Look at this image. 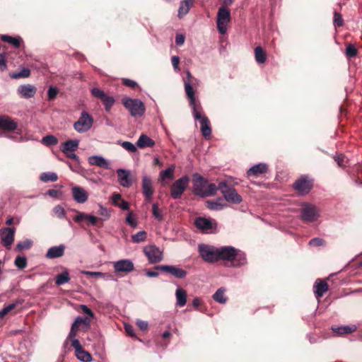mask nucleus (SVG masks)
Segmentation results:
<instances>
[{
  "instance_id": "nucleus-1",
  "label": "nucleus",
  "mask_w": 362,
  "mask_h": 362,
  "mask_svg": "<svg viewBox=\"0 0 362 362\" xmlns=\"http://www.w3.org/2000/svg\"><path fill=\"white\" fill-rule=\"evenodd\" d=\"M197 81V78H194L192 74L186 71V76L183 78L185 90L189 100V105L192 109V115L195 120H199L200 124V129L202 136L208 139L211 134V128L209 119L204 115L202 107L199 102L196 100L194 91L192 85Z\"/></svg>"
},
{
  "instance_id": "nucleus-2",
  "label": "nucleus",
  "mask_w": 362,
  "mask_h": 362,
  "mask_svg": "<svg viewBox=\"0 0 362 362\" xmlns=\"http://www.w3.org/2000/svg\"><path fill=\"white\" fill-rule=\"evenodd\" d=\"M230 262L233 267H240L247 264V257L244 252L233 246L218 247V261Z\"/></svg>"
},
{
  "instance_id": "nucleus-3",
  "label": "nucleus",
  "mask_w": 362,
  "mask_h": 362,
  "mask_svg": "<svg viewBox=\"0 0 362 362\" xmlns=\"http://www.w3.org/2000/svg\"><path fill=\"white\" fill-rule=\"evenodd\" d=\"M218 185L214 183H208L202 175L198 173L193 175V192L195 195L202 198L212 197L216 194Z\"/></svg>"
},
{
  "instance_id": "nucleus-4",
  "label": "nucleus",
  "mask_w": 362,
  "mask_h": 362,
  "mask_svg": "<svg viewBox=\"0 0 362 362\" xmlns=\"http://www.w3.org/2000/svg\"><path fill=\"white\" fill-rule=\"evenodd\" d=\"M320 209L315 205L303 202L300 208V219L305 223H311L317 221L320 217Z\"/></svg>"
},
{
  "instance_id": "nucleus-5",
  "label": "nucleus",
  "mask_w": 362,
  "mask_h": 362,
  "mask_svg": "<svg viewBox=\"0 0 362 362\" xmlns=\"http://www.w3.org/2000/svg\"><path fill=\"white\" fill-rule=\"evenodd\" d=\"M218 189L222 193L224 199L229 203L238 204L243 202V198L237 190L226 181L220 182L218 185Z\"/></svg>"
},
{
  "instance_id": "nucleus-6",
  "label": "nucleus",
  "mask_w": 362,
  "mask_h": 362,
  "mask_svg": "<svg viewBox=\"0 0 362 362\" xmlns=\"http://www.w3.org/2000/svg\"><path fill=\"white\" fill-rule=\"evenodd\" d=\"M122 104L134 117H141L145 112L144 104L139 99L125 98L122 100Z\"/></svg>"
},
{
  "instance_id": "nucleus-7",
  "label": "nucleus",
  "mask_w": 362,
  "mask_h": 362,
  "mask_svg": "<svg viewBox=\"0 0 362 362\" xmlns=\"http://www.w3.org/2000/svg\"><path fill=\"white\" fill-rule=\"evenodd\" d=\"M198 252L204 262L208 263L218 262V247L202 243L198 245Z\"/></svg>"
},
{
  "instance_id": "nucleus-8",
  "label": "nucleus",
  "mask_w": 362,
  "mask_h": 362,
  "mask_svg": "<svg viewBox=\"0 0 362 362\" xmlns=\"http://www.w3.org/2000/svg\"><path fill=\"white\" fill-rule=\"evenodd\" d=\"M93 124V117L86 111H82L78 119L74 123V129L78 133H85Z\"/></svg>"
},
{
  "instance_id": "nucleus-9",
  "label": "nucleus",
  "mask_w": 362,
  "mask_h": 362,
  "mask_svg": "<svg viewBox=\"0 0 362 362\" xmlns=\"http://www.w3.org/2000/svg\"><path fill=\"white\" fill-rule=\"evenodd\" d=\"M230 21V12L226 6H221L217 13L216 26L218 32L224 35L227 31V25Z\"/></svg>"
},
{
  "instance_id": "nucleus-10",
  "label": "nucleus",
  "mask_w": 362,
  "mask_h": 362,
  "mask_svg": "<svg viewBox=\"0 0 362 362\" xmlns=\"http://www.w3.org/2000/svg\"><path fill=\"white\" fill-rule=\"evenodd\" d=\"M194 225L202 233L211 234L216 231L217 223L214 219L197 217L194 220Z\"/></svg>"
},
{
  "instance_id": "nucleus-11",
  "label": "nucleus",
  "mask_w": 362,
  "mask_h": 362,
  "mask_svg": "<svg viewBox=\"0 0 362 362\" xmlns=\"http://www.w3.org/2000/svg\"><path fill=\"white\" fill-rule=\"evenodd\" d=\"M143 252L148 258L149 263L154 264L161 262L163 259V251L155 245H148L143 249Z\"/></svg>"
},
{
  "instance_id": "nucleus-12",
  "label": "nucleus",
  "mask_w": 362,
  "mask_h": 362,
  "mask_svg": "<svg viewBox=\"0 0 362 362\" xmlns=\"http://www.w3.org/2000/svg\"><path fill=\"white\" fill-rule=\"evenodd\" d=\"M189 177L187 175L177 180L171 186L170 195L173 199H180L188 186Z\"/></svg>"
},
{
  "instance_id": "nucleus-13",
  "label": "nucleus",
  "mask_w": 362,
  "mask_h": 362,
  "mask_svg": "<svg viewBox=\"0 0 362 362\" xmlns=\"http://www.w3.org/2000/svg\"><path fill=\"white\" fill-rule=\"evenodd\" d=\"M15 233L16 228L12 227H4L0 230L1 243L6 250H11Z\"/></svg>"
},
{
  "instance_id": "nucleus-14",
  "label": "nucleus",
  "mask_w": 362,
  "mask_h": 362,
  "mask_svg": "<svg viewBox=\"0 0 362 362\" xmlns=\"http://www.w3.org/2000/svg\"><path fill=\"white\" fill-rule=\"evenodd\" d=\"M312 187L313 180L306 175L301 176L293 184L295 190L301 195L308 194Z\"/></svg>"
},
{
  "instance_id": "nucleus-15",
  "label": "nucleus",
  "mask_w": 362,
  "mask_h": 362,
  "mask_svg": "<svg viewBox=\"0 0 362 362\" xmlns=\"http://www.w3.org/2000/svg\"><path fill=\"white\" fill-rule=\"evenodd\" d=\"M91 93L95 98H99L100 100H101V101L103 102V103L105 106V111L109 112L110 111L112 107L115 104V100L114 98L106 95L104 93V91H103L102 90H100L98 88H93L91 90Z\"/></svg>"
},
{
  "instance_id": "nucleus-16",
  "label": "nucleus",
  "mask_w": 362,
  "mask_h": 362,
  "mask_svg": "<svg viewBox=\"0 0 362 362\" xmlns=\"http://www.w3.org/2000/svg\"><path fill=\"white\" fill-rule=\"evenodd\" d=\"M155 269L170 274L177 279H185L187 276V272L185 269L174 265H158Z\"/></svg>"
},
{
  "instance_id": "nucleus-17",
  "label": "nucleus",
  "mask_w": 362,
  "mask_h": 362,
  "mask_svg": "<svg viewBox=\"0 0 362 362\" xmlns=\"http://www.w3.org/2000/svg\"><path fill=\"white\" fill-rule=\"evenodd\" d=\"M116 273H129L134 271V264L131 259H124L112 262Z\"/></svg>"
},
{
  "instance_id": "nucleus-18",
  "label": "nucleus",
  "mask_w": 362,
  "mask_h": 362,
  "mask_svg": "<svg viewBox=\"0 0 362 362\" xmlns=\"http://www.w3.org/2000/svg\"><path fill=\"white\" fill-rule=\"evenodd\" d=\"M141 188L142 194L144 196L146 201L148 202H151L154 193V189L153 187V182L148 176H143Z\"/></svg>"
},
{
  "instance_id": "nucleus-19",
  "label": "nucleus",
  "mask_w": 362,
  "mask_h": 362,
  "mask_svg": "<svg viewBox=\"0 0 362 362\" xmlns=\"http://www.w3.org/2000/svg\"><path fill=\"white\" fill-rule=\"evenodd\" d=\"M117 175L118 181L122 187L128 188L132 185L129 170L119 168L117 170Z\"/></svg>"
},
{
  "instance_id": "nucleus-20",
  "label": "nucleus",
  "mask_w": 362,
  "mask_h": 362,
  "mask_svg": "<svg viewBox=\"0 0 362 362\" xmlns=\"http://www.w3.org/2000/svg\"><path fill=\"white\" fill-rule=\"evenodd\" d=\"M74 199L79 204L85 203L88 198V194L84 188L79 186H74L71 189Z\"/></svg>"
},
{
  "instance_id": "nucleus-21",
  "label": "nucleus",
  "mask_w": 362,
  "mask_h": 362,
  "mask_svg": "<svg viewBox=\"0 0 362 362\" xmlns=\"http://www.w3.org/2000/svg\"><path fill=\"white\" fill-rule=\"evenodd\" d=\"M36 91V88L31 84L21 85L17 89L18 94L23 98H30L34 97Z\"/></svg>"
},
{
  "instance_id": "nucleus-22",
  "label": "nucleus",
  "mask_w": 362,
  "mask_h": 362,
  "mask_svg": "<svg viewBox=\"0 0 362 362\" xmlns=\"http://www.w3.org/2000/svg\"><path fill=\"white\" fill-rule=\"evenodd\" d=\"M18 127L14 119L7 115H0V128L8 132H13Z\"/></svg>"
},
{
  "instance_id": "nucleus-23",
  "label": "nucleus",
  "mask_w": 362,
  "mask_h": 362,
  "mask_svg": "<svg viewBox=\"0 0 362 362\" xmlns=\"http://www.w3.org/2000/svg\"><path fill=\"white\" fill-rule=\"evenodd\" d=\"M268 170V166L266 163H259L257 165L252 166L247 171V175L248 177L254 176L259 177L260 175L266 173Z\"/></svg>"
},
{
  "instance_id": "nucleus-24",
  "label": "nucleus",
  "mask_w": 362,
  "mask_h": 362,
  "mask_svg": "<svg viewBox=\"0 0 362 362\" xmlns=\"http://www.w3.org/2000/svg\"><path fill=\"white\" fill-rule=\"evenodd\" d=\"M88 163L91 165H96L104 169H110L109 161L101 156H92L88 158Z\"/></svg>"
},
{
  "instance_id": "nucleus-25",
  "label": "nucleus",
  "mask_w": 362,
  "mask_h": 362,
  "mask_svg": "<svg viewBox=\"0 0 362 362\" xmlns=\"http://www.w3.org/2000/svg\"><path fill=\"white\" fill-rule=\"evenodd\" d=\"M65 246L59 245L51 247L47 252L45 257L47 259H54L62 257L64 254Z\"/></svg>"
},
{
  "instance_id": "nucleus-26",
  "label": "nucleus",
  "mask_w": 362,
  "mask_h": 362,
  "mask_svg": "<svg viewBox=\"0 0 362 362\" xmlns=\"http://www.w3.org/2000/svg\"><path fill=\"white\" fill-rule=\"evenodd\" d=\"M90 321V320L87 317H76L74 322L71 325V330L69 332V337L72 338V337H76V332H77L80 325L83 324L86 327H89Z\"/></svg>"
},
{
  "instance_id": "nucleus-27",
  "label": "nucleus",
  "mask_w": 362,
  "mask_h": 362,
  "mask_svg": "<svg viewBox=\"0 0 362 362\" xmlns=\"http://www.w3.org/2000/svg\"><path fill=\"white\" fill-rule=\"evenodd\" d=\"M328 290V285L326 281L317 279L314 285V293L317 298H322Z\"/></svg>"
},
{
  "instance_id": "nucleus-28",
  "label": "nucleus",
  "mask_w": 362,
  "mask_h": 362,
  "mask_svg": "<svg viewBox=\"0 0 362 362\" xmlns=\"http://www.w3.org/2000/svg\"><path fill=\"white\" fill-rule=\"evenodd\" d=\"M175 295L176 298V305L180 308L185 306L187 303V296L186 291L181 287H177Z\"/></svg>"
},
{
  "instance_id": "nucleus-29",
  "label": "nucleus",
  "mask_w": 362,
  "mask_h": 362,
  "mask_svg": "<svg viewBox=\"0 0 362 362\" xmlns=\"http://www.w3.org/2000/svg\"><path fill=\"white\" fill-rule=\"evenodd\" d=\"M79 141L77 139H70L62 144L60 150L63 153L68 151H75L78 149Z\"/></svg>"
},
{
  "instance_id": "nucleus-30",
  "label": "nucleus",
  "mask_w": 362,
  "mask_h": 362,
  "mask_svg": "<svg viewBox=\"0 0 362 362\" xmlns=\"http://www.w3.org/2000/svg\"><path fill=\"white\" fill-rule=\"evenodd\" d=\"M194 1L193 0H183L180 5L178 9L177 16L179 18H183L185 15H187L190 8L193 6Z\"/></svg>"
},
{
  "instance_id": "nucleus-31",
  "label": "nucleus",
  "mask_w": 362,
  "mask_h": 362,
  "mask_svg": "<svg viewBox=\"0 0 362 362\" xmlns=\"http://www.w3.org/2000/svg\"><path fill=\"white\" fill-rule=\"evenodd\" d=\"M136 145L140 148L146 147H153L155 145V141L147 135L142 134L138 139Z\"/></svg>"
},
{
  "instance_id": "nucleus-32",
  "label": "nucleus",
  "mask_w": 362,
  "mask_h": 362,
  "mask_svg": "<svg viewBox=\"0 0 362 362\" xmlns=\"http://www.w3.org/2000/svg\"><path fill=\"white\" fill-rule=\"evenodd\" d=\"M357 327L355 325H344L340 327H333L332 331L337 334H345L354 332Z\"/></svg>"
},
{
  "instance_id": "nucleus-33",
  "label": "nucleus",
  "mask_w": 362,
  "mask_h": 362,
  "mask_svg": "<svg viewBox=\"0 0 362 362\" xmlns=\"http://www.w3.org/2000/svg\"><path fill=\"white\" fill-rule=\"evenodd\" d=\"M221 198H218L217 200H209L206 202V206L210 210L220 211L226 206V204L221 202Z\"/></svg>"
},
{
  "instance_id": "nucleus-34",
  "label": "nucleus",
  "mask_w": 362,
  "mask_h": 362,
  "mask_svg": "<svg viewBox=\"0 0 362 362\" xmlns=\"http://www.w3.org/2000/svg\"><path fill=\"white\" fill-rule=\"evenodd\" d=\"M226 288L223 287L219 288L213 295V299L221 304H224L227 301V298L225 296Z\"/></svg>"
},
{
  "instance_id": "nucleus-35",
  "label": "nucleus",
  "mask_w": 362,
  "mask_h": 362,
  "mask_svg": "<svg viewBox=\"0 0 362 362\" xmlns=\"http://www.w3.org/2000/svg\"><path fill=\"white\" fill-rule=\"evenodd\" d=\"M1 39L2 41L13 45L16 48L19 47L22 42V39L21 37H13L7 35H1Z\"/></svg>"
},
{
  "instance_id": "nucleus-36",
  "label": "nucleus",
  "mask_w": 362,
  "mask_h": 362,
  "mask_svg": "<svg viewBox=\"0 0 362 362\" xmlns=\"http://www.w3.org/2000/svg\"><path fill=\"white\" fill-rule=\"evenodd\" d=\"M33 245V241L30 239H25L18 242L15 247V251L21 252L24 250H29Z\"/></svg>"
},
{
  "instance_id": "nucleus-37",
  "label": "nucleus",
  "mask_w": 362,
  "mask_h": 362,
  "mask_svg": "<svg viewBox=\"0 0 362 362\" xmlns=\"http://www.w3.org/2000/svg\"><path fill=\"white\" fill-rule=\"evenodd\" d=\"M70 280L69 274L67 271L59 274L55 277V284L58 286L64 284Z\"/></svg>"
},
{
  "instance_id": "nucleus-38",
  "label": "nucleus",
  "mask_w": 362,
  "mask_h": 362,
  "mask_svg": "<svg viewBox=\"0 0 362 362\" xmlns=\"http://www.w3.org/2000/svg\"><path fill=\"white\" fill-rule=\"evenodd\" d=\"M76 356L78 360L83 362H90L92 361L91 355L83 349L76 351Z\"/></svg>"
},
{
  "instance_id": "nucleus-39",
  "label": "nucleus",
  "mask_w": 362,
  "mask_h": 362,
  "mask_svg": "<svg viewBox=\"0 0 362 362\" xmlns=\"http://www.w3.org/2000/svg\"><path fill=\"white\" fill-rule=\"evenodd\" d=\"M255 57L258 64H263L266 61V54L261 47L255 49Z\"/></svg>"
},
{
  "instance_id": "nucleus-40",
  "label": "nucleus",
  "mask_w": 362,
  "mask_h": 362,
  "mask_svg": "<svg viewBox=\"0 0 362 362\" xmlns=\"http://www.w3.org/2000/svg\"><path fill=\"white\" fill-rule=\"evenodd\" d=\"M175 166L172 165L170 168L162 170L160 173V180L161 182H164L165 179L168 178L172 180L173 178Z\"/></svg>"
},
{
  "instance_id": "nucleus-41",
  "label": "nucleus",
  "mask_w": 362,
  "mask_h": 362,
  "mask_svg": "<svg viewBox=\"0 0 362 362\" xmlns=\"http://www.w3.org/2000/svg\"><path fill=\"white\" fill-rule=\"evenodd\" d=\"M57 175L52 172L42 173L40 177V180L44 182H55L57 180Z\"/></svg>"
},
{
  "instance_id": "nucleus-42",
  "label": "nucleus",
  "mask_w": 362,
  "mask_h": 362,
  "mask_svg": "<svg viewBox=\"0 0 362 362\" xmlns=\"http://www.w3.org/2000/svg\"><path fill=\"white\" fill-rule=\"evenodd\" d=\"M15 266L19 269H25L28 265V260L25 256H17L14 261Z\"/></svg>"
},
{
  "instance_id": "nucleus-43",
  "label": "nucleus",
  "mask_w": 362,
  "mask_h": 362,
  "mask_svg": "<svg viewBox=\"0 0 362 362\" xmlns=\"http://www.w3.org/2000/svg\"><path fill=\"white\" fill-rule=\"evenodd\" d=\"M147 233L145 230H141L132 236V240L134 243H139L146 240Z\"/></svg>"
},
{
  "instance_id": "nucleus-44",
  "label": "nucleus",
  "mask_w": 362,
  "mask_h": 362,
  "mask_svg": "<svg viewBox=\"0 0 362 362\" xmlns=\"http://www.w3.org/2000/svg\"><path fill=\"white\" fill-rule=\"evenodd\" d=\"M30 75V70L28 68H23L20 71L11 74L12 78H27Z\"/></svg>"
},
{
  "instance_id": "nucleus-45",
  "label": "nucleus",
  "mask_w": 362,
  "mask_h": 362,
  "mask_svg": "<svg viewBox=\"0 0 362 362\" xmlns=\"http://www.w3.org/2000/svg\"><path fill=\"white\" fill-rule=\"evenodd\" d=\"M41 142L46 146H54L57 144L58 139L53 135H47L42 139Z\"/></svg>"
},
{
  "instance_id": "nucleus-46",
  "label": "nucleus",
  "mask_w": 362,
  "mask_h": 362,
  "mask_svg": "<svg viewBox=\"0 0 362 362\" xmlns=\"http://www.w3.org/2000/svg\"><path fill=\"white\" fill-rule=\"evenodd\" d=\"M18 302L11 303L6 306H5L3 309L0 310V318H3L5 315H6L10 311L13 310L18 305Z\"/></svg>"
},
{
  "instance_id": "nucleus-47",
  "label": "nucleus",
  "mask_w": 362,
  "mask_h": 362,
  "mask_svg": "<svg viewBox=\"0 0 362 362\" xmlns=\"http://www.w3.org/2000/svg\"><path fill=\"white\" fill-rule=\"evenodd\" d=\"M126 223L133 228H136L138 226V222L134 217V215L132 212L127 214L126 218Z\"/></svg>"
},
{
  "instance_id": "nucleus-48",
  "label": "nucleus",
  "mask_w": 362,
  "mask_h": 362,
  "mask_svg": "<svg viewBox=\"0 0 362 362\" xmlns=\"http://www.w3.org/2000/svg\"><path fill=\"white\" fill-rule=\"evenodd\" d=\"M121 146L130 153H135L137 150L136 146L129 141H122Z\"/></svg>"
},
{
  "instance_id": "nucleus-49",
  "label": "nucleus",
  "mask_w": 362,
  "mask_h": 362,
  "mask_svg": "<svg viewBox=\"0 0 362 362\" xmlns=\"http://www.w3.org/2000/svg\"><path fill=\"white\" fill-rule=\"evenodd\" d=\"M152 212L153 217L159 221L163 220V215L158 209V204L155 203L152 206Z\"/></svg>"
},
{
  "instance_id": "nucleus-50",
  "label": "nucleus",
  "mask_w": 362,
  "mask_h": 362,
  "mask_svg": "<svg viewBox=\"0 0 362 362\" xmlns=\"http://www.w3.org/2000/svg\"><path fill=\"white\" fill-rule=\"evenodd\" d=\"M100 211H98V214L103 216L102 220L105 221L107 220L110 216V211L104 207L103 205H99Z\"/></svg>"
},
{
  "instance_id": "nucleus-51",
  "label": "nucleus",
  "mask_w": 362,
  "mask_h": 362,
  "mask_svg": "<svg viewBox=\"0 0 362 362\" xmlns=\"http://www.w3.org/2000/svg\"><path fill=\"white\" fill-rule=\"evenodd\" d=\"M346 55L347 57H354L357 54L356 48L351 44L347 45L346 48Z\"/></svg>"
},
{
  "instance_id": "nucleus-52",
  "label": "nucleus",
  "mask_w": 362,
  "mask_h": 362,
  "mask_svg": "<svg viewBox=\"0 0 362 362\" xmlns=\"http://www.w3.org/2000/svg\"><path fill=\"white\" fill-rule=\"evenodd\" d=\"M81 273L90 277L104 278L105 276L107 275V274L100 272L82 271Z\"/></svg>"
},
{
  "instance_id": "nucleus-53",
  "label": "nucleus",
  "mask_w": 362,
  "mask_h": 362,
  "mask_svg": "<svg viewBox=\"0 0 362 362\" xmlns=\"http://www.w3.org/2000/svg\"><path fill=\"white\" fill-rule=\"evenodd\" d=\"M54 214L59 218H63L65 217L66 213L64 209L60 206L57 205L54 206Z\"/></svg>"
},
{
  "instance_id": "nucleus-54",
  "label": "nucleus",
  "mask_w": 362,
  "mask_h": 362,
  "mask_svg": "<svg viewBox=\"0 0 362 362\" xmlns=\"http://www.w3.org/2000/svg\"><path fill=\"white\" fill-rule=\"evenodd\" d=\"M334 25L335 27H341L343 25V19L340 13L334 12Z\"/></svg>"
},
{
  "instance_id": "nucleus-55",
  "label": "nucleus",
  "mask_w": 362,
  "mask_h": 362,
  "mask_svg": "<svg viewBox=\"0 0 362 362\" xmlns=\"http://www.w3.org/2000/svg\"><path fill=\"white\" fill-rule=\"evenodd\" d=\"M324 243V240L320 238H314L309 241V245L314 247L322 246Z\"/></svg>"
},
{
  "instance_id": "nucleus-56",
  "label": "nucleus",
  "mask_w": 362,
  "mask_h": 362,
  "mask_svg": "<svg viewBox=\"0 0 362 362\" xmlns=\"http://www.w3.org/2000/svg\"><path fill=\"white\" fill-rule=\"evenodd\" d=\"M58 94V90L55 87L50 86L47 91L48 99L52 100H54Z\"/></svg>"
},
{
  "instance_id": "nucleus-57",
  "label": "nucleus",
  "mask_w": 362,
  "mask_h": 362,
  "mask_svg": "<svg viewBox=\"0 0 362 362\" xmlns=\"http://www.w3.org/2000/svg\"><path fill=\"white\" fill-rule=\"evenodd\" d=\"M68 337L71 341V346L74 348L75 352L83 349L79 341L77 339H75V337L70 338L69 336Z\"/></svg>"
},
{
  "instance_id": "nucleus-58",
  "label": "nucleus",
  "mask_w": 362,
  "mask_h": 362,
  "mask_svg": "<svg viewBox=\"0 0 362 362\" xmlns=\"http://www.w3.org/2000/svg\"><path fill=\"white\" fill-rule=\"evenodd\" d=\"M172 64L173 69L175 71H179L180 70L179 66L180 63V57L178 56H173L171 58Z\"/></svg>"
},
{
  "instance_id": "nucleus-59",
  "label": "nucleus",
  "mask_w": 362,
  "mask_h": 362,
  "mask_svg": "<svg viewBox=\"0 0 362 362\" xmlns=\"http://www.w3.org/2000/svg\"><path fill=\"white\" fill-rule=\"evenodd\" d=\"M185 37L182 34H177L175 36V44L180 47L182 46L185 43Z\"/></svg>"
},
{
  "instance_id": "nucleus-60",
  "label": "nucleus",
  "mask_w": 362,
  "mask_h": 362,
  "mask_svg": "<svg viewBox=\"0 0 362 362\" xmlns=\"http://www.w3.org/2000/svg\"><path fill=\"white\" fill-rule=\"evenodd\" d=\"M81 308L83 313L89 316L90 319H93L94 317V313L87 305H81Z\"/></svg>"
},
{
  "instance_id": "nucleus-61",
  "label": "nucleus",
  "mask_w": 362,
  "mask_h": 362,
  "mask_svg": "<svg viewBox=\"0 0 362 362\" xmlns=\"http://www.w3.org/2000/svg\"><path fill=\"white\" fill-rule=\"evenodd\" d=\"M124 329H125L126 333L128 335H129L131 337H133V336L135 335L134 329V327L132 325L125 324L124 325Z\"/></svg>"
},
{
  "instance_id": "nucleus-62",
  "label": "nucleus",
  "mask_w": 362,
  "mask_h": 362,
  "mask_svg": "<svg viewBox=\"0 0 362 362\" xmlns=\"http://www.w3.org/2000/svg\"><path fill=\"white\" fill-rule=\"evenodd\" d=\"M123 84L131 87V88H135L137 86V83L133 80L128 79V78H123Z\"/></svg>"
},
{
  "instance_id": "nucleus-63",
  "label": "nucleus",
  "mask_w": 362,
  "mask_h": 362,
  "mask_svg": "<svg viewBox=\"0 0 362 362\" xmlns=\"http://www.w3.org/2000/svg\"><path fill=\"white\" fill-rule=\"evenodd\" d=\"M334 160L337 163V164H338V165L339 167H344V163L345 162V160H346V157L345 156H344L342 155L337 156L334 157Z\"/></svg>"
},
{
  "instance_id": "nucleus-64",
  "label": "nucleus",
  "mask_w": 362,
  "mask_h": 362,
  "mask_svg": "<svg viewBox=\"0 0 362 362\" xmlns=\"http://www.w3.org/2000/svg\"><path fill=\"white\" fill-rule=\"evenodd\" d=\"M116 206L123 210H129V203L127 201L123 200V199H122L121 202H119Z\"/></svg>"
}]
</instances>
